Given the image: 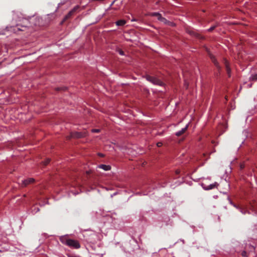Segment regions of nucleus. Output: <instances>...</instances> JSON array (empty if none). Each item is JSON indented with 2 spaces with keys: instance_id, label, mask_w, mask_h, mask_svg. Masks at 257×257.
Wrapping results in <instances>:
<instances>
[{
  "instance_id": "1",
  "label": "nucleus",
  "mask_w": 257,
  "mask_h": 257,
  "mask_svg": "<svg viewBox=\"0 0 257 257\" xmlns=\"http://www.w3.org/2000/svg\"><path fill=\"white\" fill-rule=\"evenodd\" d=\"M12 23V25L7 27V29L8 31L17 33L20 31H24L29 27V21L21 12H17L13 13Z\"/></svg>"
},
{
  "instance_id": "2",
  "label": "nucleus",
  "mask_w": 257,
  "mask_h": 257,
  "mask_svg": "<svg viewBox=\"0 0 257 257\" xmlns=\"http://www.w3.org/2000/svg\"><path fill=\"white\" fill-rule=\"evenodd\" d=\"M59 239L62 244L70 248L78 249L81 246L78 241L69 238L67 235L61 236L60 237Z\"/></svg>"
},
{
  "instance_id": "3",
  "label": "nucleus",
  "mask_w": 257,
  "mask_h": 257,
  "mask_svg": "<svg viewBox=\"0 0 257 257\" xmlns=\"http://www.w3.org/2000/svg\"><path fill=\"white\" fill-rule=\"evenodd\" d=\"M146 78L148 81H150V82L152 83L153 84L159 85V86H163L164 84V83L162 81H161L160 80H159V79H158L156 77L151 76L149 75H147L146 76Z\"/></svg>"
},
{
  "instance_id": "4",
  "label": "nucleus",
  "mask_w": 257,
  "mask_h": 257,
  "mask_svg": "<svg viewBox=\"0 0 257 257\" xmlns=\"http://www.w3.org/2000/svg\"><path fill=\"white\" fill-rule=\"evenodd\" d=\"M150 15L151 16L156 17L158 20L164 23V24H167L168 22L167 20L165 18H163L159 13H152L150 14Z\"/></svg>"
},
{
  "instance_id": "5",
  "label": "nucleus",
  "mask_w": 257,
  "mask_h": 257,
  "mask_svg": "<svg viewBox=\"0 0 257 257\" xmlns=\"http://www.w3.org/2000/svg\"><path fill=\"white\" fill-rule=\"evenodd\" d=\"M218 185V184L216 182H215L213 184H211L208 186H206L203 183H202V184H201V186H202L203 188L206 190H209L210 189H212L214 188L215 187H216Z\"/></svg>"
},
{
  "instance_id": "6",
  "label": "nucleus",
  "mask_w": 257,
  "mask_h": 257,
  "mask_svg": "<svg viewBox=\"0 0 257 257\" xmlns=\"http://www.w3.org/2000/svg\"><path fill=\"white\" fill-rule=\"evenodd\" d=\"M34 182V179L32 178H28L26 180H22L21 186L22 187H25L29 184H31Z\"/></svg>"
},
{
  "instance_id": "7",
  "label": "nucleus",
  "mask_w": 257,
  "mask_h": 257,
  "mask_svg": "<svg viewBox=\"0 0 257 257\" xmlns=\"http://www.w3.org/2000/svg\"><path fill=\"white\" fill-rule=\"evenodd\" d=\"M188 126L189 123L187 124L184 128H182L181 129V130L176 132L175 135L178 137L181 136L183 134H184L186 130L188 128Z\"/></svg>"
},
{
  "instance_id": "8",
  "label": "nucleus",
  "mask_w": 257,
  "mask_h": 257,
  "mask_svg": "<svg viewBox=\"0 0 257 257\" xmlns=\"http://www.w3.org/2000/svg\"><path fill=\"white\" fill-rule=\"evenodd\" d=\"M77 8H78L77 7H76L74 8L73 10L70 11L69 12V13L67 15L65 16V17L63 20V21H66L67 19L70 18L71 17V16L72 15V14L77 10Z\"/></svg>"
},
{
  "instance_id": "9",
  "label": "nucleus",
  "mask_w": 257,
  "mask_h": 257,
  "mask_svg": "<svg viewBox=\"0 0 257 257\" xmlns=\"http://www.w3.org/2000/svg\"><path fill=\"white\" fill-rule=\"evenodd\" d=\"M98 168L104 170V171H109L111 169V167L109 165L101 164L98 166Z\"/></svg>"
},
{
  "instance_id": "10",
  "label": "nucleus",
  "mask_w": 257,
  "mask_h": 257,
  "mask_svg": "<svg viewBox=\"0 0 257 257\" xmlns=\"http://www.w3.org/2000/svg\"><path fill=\"white\" fill-rule=\"evenodd\" d=\"M225 67H226V71H227V74L228 75V76L230 77V73H231V69L229 68L228 63V62L226 60H225Z\"/></svg>"
},
{
  "instance_id": "11",
  "label": "nucleus",
  "mask_w": 257,
  "mask_h": 257,
  "mask_svg": "<svg viewBox=\"0 0 257 257\" xmlns=\"http://www.w3.org/2000/svg\"><path fill=\"white\" fill-rule=\"evenodd\" d=\"M126 23L125 21L123 20H120L119 21H117L115 22V24L118 26H123Z\"/></svg>"
},
{
  "instance_id": "12",
  "label": "nucleus",
  "mask_w": 257,
  "mask_h": 257,
  "mask_svg": "<svg viewBox=\"0 0 257 257\" xmlns=\"http://www.w3.org/2000/svg\"><path fill=\"white\" fill-rule=\"evenodd\" d=\"M86 136L85 133H76L75 134V137L76 138H83L84 137Z\"/></svg>"
},
{
  "instance_id": "13",
  "label": "nucleus",
  "mask_w": 257,
  "mask_h": 257,
  "mask_svg": "<svg viewBox=\"0 0 257 257\" xmlns=\"http://www.w3.org/2000/svg\"><path fill=\"white\" fill-rule=\"evenodd\" d=\"M210 59H211L212 61L214 63V64L218 67L219 68V65H218V62H217V61L216 60L214 56H213V55H210Z\"/></svg>"
},
{
  "instance_id": "14",
  "label": "nucleus",
  "mask_w": 257,
  "mask_h": 257,
  "mask_svg": "<svg viewBox=\"0 0 257 257\" xmlns=\"http://www.w3.org/2000/svg\"><path fill=\"white\" fill-rule=\"evenodd\" d=\"M250 81H256L257 80V74H252L249 78Z\"/></svg>"
},
{
  "instance_id": "15",
  "label": "nucleus",
  "mask_w": 257,
  "mask_h": 257,
  "mask_svg": "<svg viewBox=\"0 0 257 257\" xmlns=\"http://www.w3.org/2000/svg\"><path fill=\"white\" fill-rule=\"evenodd\" d=\"M40 209L38 207H35L34 209H32V213H33L34 214L35 213H36L37 212H38V211H39Z\"/></svg>"
},
{
  "instance_id": "16",
  "label": "nucleus",
  "mask_w": 257,
  "mask_h": 257,
  "mask_svg": "<svg viewBox=\"0 0 257 257\" xmlns=\"http://www.w3.org/2000/svg\"><path fill=\"white\" fill-rule=\"evenodd\" d=\"M50 159L48 158V159H46L45 161L43 162L42 163L43 164V165L44 166H46L50 162Z\"/></svg>"
},
{
  "instance_id": "17",
  "label": "nucleus",
  "mask_w": 257,
  "mask_h": 257,
  "mask_svg": "<svg viewBox=\"0 0 257 257\" xmlns=\"http://www.w3.org/2000/svg\"><path fill=\"white\" fill-rule=\"evenodd\" d=\"M217 27V25H214L211 27H210L209 29H208V31H211L213 30H214L216 27Z\"/></svg>"
},
{
  "instance_id": "18",
  "label": "nucleus",
  "mask_w": 257,
  "mask_h": 257,
  "mask_svg": "<svg viewBox=\"0 0 257 257\" xmlns=\"http://www.w3.org/2000/svg\"><path fill=\"white\" fill-rule=\"evenodd\" d=\"M92 133H99L100 132L99 129H92L91 130Z\"/></svg>"
},
{
  "instance_id": "19",
  "label": "nucleus",
  "mask_w": 257,
  "mask_h": 257,
  "mask_svg": "<svg viewBox=\"0 0 257 257\" xmlns=\"http://www.w3.org/2000/svg\"><path fill=\"white\" fill-rule=\"evenodd\" d=\"M118 52L121 56H123V55H124V53L123 51L122 50H118Z\"/></svg>"
},
{
  "instance_id": "20",
  "label": "nucleus",
  "mask_w": 257,
  "mask_h": 257,
  "mask_svg": "<svg viewBox=\"0 0 257 257\" xmlns=\"http://www.w3.org/2000/svg\"><path fill=\"white\" fill-rule=\"evenodd\" d=\"M163 143L162 142H158L157 143V146L158 147H160L162 146Z\"/></svg>"
},
{
  "instance_id": "21",
  "label": "nucleus",
  "mask_w": 257,
  "mask_h": 257,
  "mask_svg": "<svg viewBox=\"0 0 257 257\" xmlns=\"http://www.w3.org/2000/svg\"><path fill=\"white\" fill-rule=\"evenodd\" d=\"M242 255L243 256H246V252L245 251H243L242 252V253H241Z\"/></svg>"
},
{
  "instance_id": "22",
  "label": "nucleus",
  "mask_w": 257,
  "mask_h": 257,
  "mask_svg": "<svg viewBox=\"0 0 257 257\" xmlns=\"http://www.w3.org/2000/svg\"><path fill=\"white\" fill-rule=\"evenodd\" d=\"M250 250L251 251H254V247L252 245H250Z\"/></svg>"
},
{
  "instance_id": "23",
  "label": "nucleus",
  "mask_w": 257,
  "mask_h": 257,
  "mask_svg": "<svg viewBox=\"0 0 257 257\" xmlns=\"http://www.w3.org/2000/svg\"><path fill=\"white\" fill-rule=\"evenodd\" d=\"M60 89H63V90H66V87H62V88H57V90H59Z\"/></svg>"
},
{
  "instance_id": "24",
  "label": "nucleus",
  "mask_w": 257,
  "mask_h": 257,
  "mask_svg": "<svg viewBox=\"0 0 257 257\" xmlns=\"http://www.w3.org/2000/svg\"><path fill=\"white\" fill-rule=\"evenodd\" d=\"M117 194V192H115L113 194L111 195V197L112 198L114 196Z\"/></svg>"
},
{
  "instance_id": "25",
  "label": "nucleus",
  "mask_w": 257,
  "mask_h": 257,
  "mask_svg": "<svg viewBox=\"0 0 257 257\" xmlns=\"http://www.w3.org/2000/svg\"><path fill=\"white\" fill-rule=\"evenodd\" d=\"M251 86H252V84L251 83L248 84L247 85V88H250Z\"/></svg>"
},
{
  "instance_id": "26",
  "label": "nucleus",
  "mask_w": 257,
  "mask_h": 257,
  "mask_svg": "<svg viewBox=\"0 0 257 257\" xmlns=\"http://www.w3.org/2000/svg\"><path fill=\"white\" fill-rule=\"evenodd\" d=\"M185 85L186 88H187L188 86V84L186 82H185Z\"/></svg>"
},
{
  "instance_id": "27",
  "label": "nucleus",
  "mask_w": 257,
  "mask_h": 257,
  "mask_svg": "<svg viewBox=\"0 0 257 257\" xmlns=\"http://www.w3.org/2000/svg\"><path fill=\"white\" fill-rule=\"evenodd\" d=\"M225 183H226V186H227L228 187H229V183H228L226 181H225Z\"/></svg>"
},
{
  "instance_id": "28",
  "label": "nucleus",
  "mask_w": 257,
  "mask_h": 257,
  "mask_svg": "<svg viewBox=\"0 0 257 257\" xmlns=\"http://www.w3.org/2000/svg\"><path fill=\"white\" fill-rule=\"evenodd\" d=\"M98 155H99V156H100V157H103V155L102 154H101V153H99V154H98Z\"/></svg>"
},
{
  "instance_id": "29",
  "label": "nucleus",
  "mask_w": 257,
  "mask_h": 257,
  "mask_svg": "<svg viewBox=\"0 0 257 257\" xmlns=\"http://www.w3.org/2000/svg\"><path fill=\"white\" fill-rule=\"evenodd\" d=\"M241 211V212L242 213H243V214H245V212H246L245 211H242V210H241V211Z\"/></svg>"
},
{
  "instance_id": "30",
  "label": "nucleus",
  "mask_w": 257,
  "mask_h": 257,
  "mask_svg": "<svg viewBox=\"0 0 257 257\" xmlns=\"http://www.w3.org/2000/svg\"><path fill=\"white\" fill-rule=\"evenodd\" d=\"M72 257H80V256H76V255H75V256H72Z\"/></svg>"
}]
</instances>
